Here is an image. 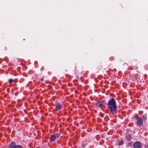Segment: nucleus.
Here are the masks:
<instances>
[{
	"label": "nucleus",
	"mask_w": 148,
	"mask_h": 148,
	"mask_svg": "<svg viewBox=\"0 0 148 148\" xmlns=\"http://www.w3.org/2000/svg\"><path fill=\"white\" fill-rule=\"evenodd\" d=\"M104 103V101L103 100H101L97 103L96 104V106L97 107H101V106H103Z\"/></svg>",
	"instance_id": "20e7f679"
},
{
	"label": "nucleus",
	"mask_w": 148,
	"mask_h": 148,
	"mask_svg": "<svg viewBox=\"0 0 148 148\" xmlns=\"http://www.w3.org/2000/svg\"><path fill=\"white\" fill-rule=\"evenodd\" d=\"M8 148H23L22 146L20 145H16L14 142L10 143Z\"/></svg>",
	"instance_id": "f03ea898"
},
{
	"label": "nucleus",
	"mask_w": 148,
	"mask_h": 148,
	"mask_svg": "<svg viewBox=\"0 0 148 148\" xmlns=\"http://www.w3.org/2000/svg\"><path fill=\"white\" fill-rule=\"evenodd\" d=\"M143 119L144 120H146L147 119V117L145 116H143L142 117Z\"/></svg>",
	"instance_id": "f8f14e48"
},
{
	"label": "nucleus",
	"mask_w": 148,
	"mask_h": 148,
	"mask_svg": "<svg viewBox=\"0 0 148 148\" xmlns=\"http://www.w3.org/2000/svg\"><path fill=\"white\" fill-rule=\"evenodd\" d=\"M145 148H148V144L145 145Z\"/></svg>",
	"instance_id": "4468645a"
},
{
	"label": "nucleus",
	"mask_w": 148,
	"mask_h": 148,
	"mask_svg": "<svg viewBox=\"0 0 148 148\" xmlns=\"http://www.w3.org/2000/svg\"><path fill=\"white\" fill-rule=\"evenodd\" d=\"M56 138V136L55 135L52 134L50 137V140L51 142H53Z\"/></svg>",
	"instance_id": "423d86ee"
},
{
	"label": "nucleus",
	"mask_w": 148,
	"mask_h": 148,
	"mask_svg": "<svg viewBox=\"0 0 148 148\" xmlns=\"http://www.w3.org/2000/svg\"><path fill=\"white\" fill-rule=\"evenodd\" d=\"M15 95H17V94L16 93Z\"/></svg>",
	"instance_id": "dca6fc26"
},
{
	"label": "nucleus",
	"mask_w": 148,
	"mask_h": 148,
	"mask_svg": "<svg viewBox=\"0 0 148 148\" xmlns=\"http://www.w3.org/2000/svg\"><path fill=\"white\" fill-rule=\"evenodd\" d=\"M123 140H121L118 143L119 145H121L123 144Z\"/></svg>",
	"instance_id": "9d476101"
},
{
	"label": "nucleus",
	"mask_w": 148,
	"mask_h": 148,
	"mask_svg": "<svg viewBox=\"0 0 148 148\" xmlns=\"http://www.w3.org/2000/svg\"><path fill=\"white\" fill-rule=\"evenodd\" d=\"M13 79H9L8 80V82H9V83H11L13 81Z\"/></svg>",
	"instance_id": "9b49d317"
},
{
	"label": "nucleus",
	"mask_w": 148,
	"mask_h": 148,
	"mask_svg": "<svg viewBox=\"0 0 148 148\" xmlns=\"http://www.w3.org/2000/svg\"><path fill=\"white\" fill-rule=\"evenodd\" d=\"M125 138L127 140L129 141L131 138V136L129 134H127L125 136Z\"/></svg>",
	"instance_id": "6e6552de"
},
{
	"label": "nucleus",
	"mask_w": 148,
	"mask_h": 148,
	"mask_svg": "<svg viewBox=\"0 0 148 148\" xmlns=\"http://www.w3.org/2000/svg\"><path fill=\"white\" fill-rule=\"evenodd\" d=\"M107 108L109 109L110 112L113 114L116 112L117 107L116 105V101L113 98H111L109 100L107 104Z\"/></svg>",
	"instance_id": "f257e3e1"
},
{
	"label": "nucleus",
	"mask_w": 148,
	"mask_h": 148,
	"mask_svg": "<svg viewBox=\"0 0 148 148\" xmlns=\"http://www.w3.org/2000/svg\"><path fill=\"white\" fill-rule=\"evenodd\" d=\"M43 80V79L42 78H41L40 79V81H42Z\"/></svg>",
	"instance_id": "2eb2a0df"
},
{
	"label": "nucleus",
	"mask_w": 148,
	"mask_h": 148,
	"mask_svg": "<svg viewBox=\"0 0 148 148\" xmlns=\"http://www.w3.org/2000/svg\"><path fill=\"white\" fill-rule=\"evenodd\" d=\"M136 119L137 120V123L138 125H141L143 124V121L142 119L140 117H137Z\"/></svg>",
	"instance_id": "39448f33"
},
{
	"label": "nucleus",
	"mask_w": 148,
	"mask_h": 148,
	"mask_svg": "<svg viewBox=\"0 0 148 148\" xmlns=\"http://www.w3.org/2000/svg\"><path fill=\"white\" fill-rule=\"evenodd\" d=\"M82 146L84 148L86 146V145L84 144H82Z\"/></svg>",
	"instance_id": "ddd939ff"
},
{
	"label": "nucleus",
	"mask_w": 148,
	"mask_h": 148,
	"mask_svg": "<svg viewBox=\"0 0 148 148\" xmlns=\"http://www.w3.org/2000/svg\"><path fill=\"white\" fill-rule=\"evenodd\" d=\"M142 145L141 143L139 142H136L134 144V148H140Z\"/></svg>",
	"instance_id": "7ed1b4c3"
},
{
	"label": "nucleus",
	"mask_w": 148,
	"mask_h": 148,
	"mask_svg": "<svg viewBox=\"0 0 148 148\" xmlns=\"http://www.w3.org/2000/svg\"><path fill=\"white\" fill-rule=\"evenodd\" d=\"M55 136H56V138H57L60 136V134L59 133H57L55 134Z\"/></svg>",
	"instance_id": "1a4fd4ad"
},
{
	"label": "nucleus",
	"mask_w": 148,
	"mask_h": 148,
	"mask_svg": "<svg viewBox=\"0 0 148 148\" xmlns=\"http://www.w3.org/2000/svg\"><path fill=\"white\" fill-rule=\"evenodd\" d=\"M61 108V106L59 104H57L56 105V110H60Z\"/></svg>",
	"instance_id": "0eeeda50"
}]
</instances>
